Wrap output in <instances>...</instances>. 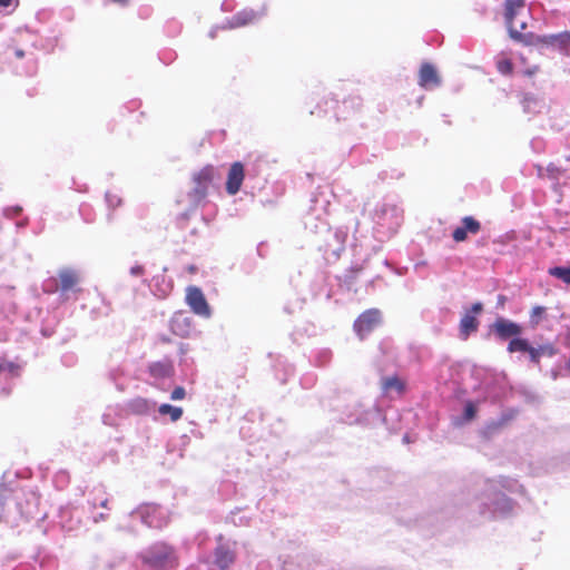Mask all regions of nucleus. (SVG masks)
I'll use <instances>...</instances> for the list:
<instances>
[{"instance_id": "f257e3e1", "label": "nucleus", "mask_w": 570, "mask_h": 570, "mask_svg": "<svg viewBox=\"0 0 570 570\" xmlns=\"http://www.w3.org/2000/svg\"><path fill=\"white\" fill-rule=\"evenodd\" d=\"M144 564L151 570H171L178 566V557L173 547L159 542L141 554Z\"/></svg>"}, {"instance_id": "f03ea898", "label": "nucleus", "mask_w": 570, "mask_h": 570, "mask_svg": "<svg viewBox=\"0 0 570 570\" xmlns=\"http://www.w3.org/2000/svg\"><path fill=\"white\" fill-rule=\"evenodd\" d=\"M525 7L524 0H505L504 1V19L505 24L509 30L510 37L521 42L525 46H531L534 43V36L531 32L523 33L522 30L527 28V22L522 21L519 24V28L517 27L514 19L518 16V13L523 10Z\"/></svg>"}, {"instance_id": "7ed1b4c3", "label": "nucleus", "mask_w": 570, "mask_h": 570, "mask_svg": "<svg viewBox=\"0 0 570 570\" xmlns=\"http://www.w3.org/2000/svg\"><path fill=\"white\" fill-rule=\"evenodd\" d=\"M347 104H350V108L355 111L360 108V101L355 99L344 100L340 104L338 100L332 97L322 98L316 104V111L311 110V115L316 114L321 118H326L330 112L333 114V118L335 122H340L341 120H346L350 116V112L346 111Z\"/></svg>"}, {"instance_id": "20e7f679", "label": "nucleus", "mask_w": 570, "mask_h": 570, "mask_svg": "<svg viewBox=\"0 0 570 570\" xmlns=\"http://www.w3.org/2000/svg\"><path fill=\"white\" fill-rule=\"evenodd\" d=\"M381 323L382 312L379 308H368L354 321L353 330L361 340H364Z\"/></svg>"}, {"instance_id": "39448f33", "label": "nucleus", "mask_w": 570, "mask_h": 570, "mask_svg": "<svg viewBox=\"0 0 570 570\" xmlns=\"http://www.w3.org/2000/svg\"><path fill=\"white\" fill-rule=\"evenodd\" d=\"M215 175L216 169L213 165H207L194 174L193 180L195 183V187L193 195L195 199L200 200L206 197L208 187L213 183Z\"/></svg>"}, {"instance_id": "423d86ee", "label": "nucleus", "mask_w": 570, "mask_h": 570, "mask_svg": "<svg viewBox=\"0 0 570 570\" xmlns=\"http://www.w3.org/2000/svg\"><path fill=\"white\" fill-rule=\"evenodd\" d=\"M186 303L195 313L202 317H209L212 314L210 307L202 289L197 286H188L186 289Z\"/></svg>"}, {"instance_id": "0eeeda50", "label": "nucleus", "mask_w": 570, "mask_h": 570, "mask_svg": "<svg viewBox=\"0 0 570 570\" xmlns=\"http://www.w3.org/2000/svg\"><path fill=\"white\" fill-rule=\"evenodd\" d=\"M483 309V305L480 302H476L472 305L471 309L468 311L460 321V337L462 340H466L472 333L476 332L479 328V321L476 315L480 314Z\"/></svg>"}, {"instance_id": "6e6552de", "label": "nucleus", "mask_w": 570, "mask_h": 570, "mask_svg": "<svg viewBox=\"0 0 570 570\" xmlns=\"http://www.w3.org/2000/svg\"><path fill=\"white\" fill-rule=\"evenodd\" d=\"M245 178V168L240 161H235L230 165L227 179L226 193L230 196L236 195L243 185Z\"/></svg>"}, {"instance_id": "1a4fd4ad", "label": "nucleus", "mask_w": 570, "mask_h": 570, "mask_svg": "<svg viewBox=\"0 0 570 570\" xmlns=\"http://www.w3.org/2000/svg\"><path fill=\"white\" fill-rule=\"evenodd\" d=\"M461 223L462 226L456 227L452 233V237L456 243L466 240L469 233L475 235L481 230L480 222L472 216L463 217Z\"/></svg>"}, {"instance_id": "9d476101", "label": "nucleus", "mask_w": 570, "mask_h": 570, "mask_svg": "<svg viewBox=\"0 0 570 570\" xmlns=\"http://www.w3.org/2000/svg\"><path fill=\"white\" fill-rule=\"evenodd\" d=\"M441 78L432 63L424 62L419 70V85L424 89L439 87Z\"/></svg>"}, {"instance_id": "9b49d317", "label": "nucleus", "mask_w": 570, "mask_h": 570, "mask_svg": "<svg viewBox=\"0 0 570 570\" xmlns=\"http://www.w3.org/2000/svg\"><path fill=\"white\" fill-rule=\"evenodd\" d=\"M493 330L500 340L514 338L522 333V327L518 323L503 317L494 322Z\"/></svg>"}, {"instance_id": "f8f14e48", "label": "nucleus", "mask_w": 570, "mask_h": 570, "mask_svg": "<svg viewBox=\"0 0 570 570\" xmlns=\"http://www.w3.org/2000/svg\"><path fill=\"white\" fill-rule=\"evenodd\" d=\"M58 276L60 282L59 291L61 293L80 291L78 287L80 283V276L75 269L63 268L59 272Z\"/></svg>"}, {"instance_id": "ddd939ff", "label": "nucleus", "mask_w": 570, "mask_h": 570, "mask_svg": "<svg viewBox=\"0 0 570 570\" xmlns=\"http://www.w3.org/2000/svg\"><path fill=\"white\" fill-rule=\"evenodd\" d=\"M538 42L554 46L564 55L570 56V31L540 37Z\"/></svg>"}, {"instance_id": "4468645a", "label": "nucleus", "mask_w": 570, "mask_h": 570, "mask_svg": "<svg viewBox=\"0 0 570 570\" xmlns=\"http://www.w3.org/2000/svg\"><path fill=\"white\" fill-rule=\"evenodd\" d=\"M170 330L179 337H188L191 333V320L184 313H177L170 320Z\"/></svg>"}, {"instance_id": "2eb2a0df", "label": "nucleus", "mask_w": 570, "mask_h": 570, "mask_svg": "<svg viewBox=\"0 0 570 570\" xmlns=\"http://www.w3.org/2000/svg\"><path fill=\"white\" fill-rule=\"evenodd\" d=\"M556 353H557L556 347L552 344L548 343V344L540 345L539 347L530 346L528 354H529L530 361L533 362L534 364L539 365L540 358L542 356L551 357Z\"/></svg>"}, {"instance_id": "dca6fc26", "label": "nucleus", "mask_w": 570, "mask_h": 570, "mask_svg": "<svg viewBox=\"0 0 570 570\" xmlns=\"http://www.w3.org/2000/svg\"><path fill=\"white\" fill-rule=\"evenodd\" d=\"M234 553L224 547H219L215 551V562L222 570H227L234 562Z\"/></svg>"}, {"instance_id": "f3484780", "label": "nucleus", "mask_w": 570, "mask_h": 570, "mask_svg": "<svg viewBox=\"0 0 570 570\" xmlns=\"http://www.w3.org/2000/svg\"><path fill=\"white\" fill-rule=\"evenodd\" d=\"M259 14L256 13L254 10H243L240 12H237L233 17V26L235 27H244L246 24L253 23L258 19Z\"/></svg>"}, {"instance_id": "a211bd4d", "label": "nucleus", "mask_w": 570, "mask_h": 570, "mask_svg": "<svg viewBox=\"0 0 570 570\" xmlns=\"http://www.w3.org/2000/svg\"><path fill=\"white\" fill-rule=\"evenodd\" d=\"M382 389L384 392L395 390L400 395L405 391V383L397 376H389L382 380Z\"/></svg>"}, {"instance_id": "6ab92c4d", "label": "nucleus", "mask_w": 570, "mask_h": 570, "mask_svg": "<svg viewBox=\"0 0 570 570\" xmlns=\"http://www.w3.org/2000/svg\"><path fill=\"white\" fill-rule=\"evenodd\" d=\"M548 274L570 285V266H554L548 269Z\"/></svg>"}, {"instance_id": "aec40b11", "label": "nucleus", "mask_w": 570, "mask_h": 570, "mask_svg": "<svg viewBox=\"0 0 570 570\" xmlns=\"http://www.w3.org/2000/svg\"><path fill=\"white\" fill-rule=\"evenodd\" d=\"M158 412L161 415H169L173 422L178 421L183 416V409L170 404H161L158 407Z\"/></svg>"}, {"instance_id": "412c9836", "label": "nucleus", "mask_w": 570, "mask_h": 570, "mask_svg": "<svg viewBox=\"0 0 570 570\" xmlns=\"http://www.w3.org/2000/svg\"><path fill=\"white\" fill-rule=\"evenodd\" d=\"M497 70L501 75L510 76L513 72V63L512 60L509 57H505L504 55H501L497 59Z\"/></svg>"}, {"instance_id": "4be33fe9", "label": "nucleus", "mask_w": 570, "mask_h": 570, "mask_svg": "<svg viewBox=\"0 0 570 570\" xmlns=\"http://www.w3.org/2000/svg\"><path fill=\"white\" fill-rule=\"evenodd\" d=\"M530 344L525 338L514 337L508 344V351L510 353L514 352H525L529 353Z\"/></svg>"}, {"instance_id": "5701e85b", "label": "nucleus", "mask_w": 570, "mask_h": 570, "mask_svg": "<svg viewBox=\"0 0 570 570\" xmlns=\"http://www.w3.org/2000/svg\"><path fill=\"white\" fill-rule=\"evenodd\" d=\"M547 312L543 306H534L530 312V324L535 327L542 321Z\"/></svg>"}, {"instance_id": "b1692460", "label": "nucleus", "mask_w": 570, "mask_h": 570, "mask_svg": "<svg viewBox=\"0 0 570 570\" xmlns=\"http://www.w3.org/2000/svg\"><path fill=\"white\" fill-rule=\"evenodd\" d=\"M510 420H511V416H503L499 421L490 423L488 425V430L490 432H495V431L502 429L503 426H505Z\"/></svg>"}, {"instance_id": "393cba45", "label": "nucleus", "mask_w": 570, "mask_h": 570, "mask_svg": "<svg viewBox=\"0 0 570 570\" xmlns=\"http://www.w3.org/2000/svg\"><path fill=\"white\" fill-rule=\"evenodd\" d=\"M130 405L138 412H146L148 410V403L145 399H136Z\"/></svg>"}, {"instance_id": "a878e982", "label": "nucleus", "mask_w": 570, "mask_h": 570, "mask_svg": "<svg viewBox=\"0 0 570 570\" xmlns=\"http://www.w3.org/2000/svg\"><path fill=\"white\" fill-rule=\"evenodd\" d=\"M166 372L167 370L161 363H154L150 365V373L153 375H164Z\"/></svg>"}, {"instance_id": "bb28decb", "label": "nucleus", "mask_w": 570, "mask_h": 570, "mask_svg": "<svg viewBox=\"0 0 570 570\" xmlns=\"http://www.w3.org/2000/svg\"><path fill=\"white\" fill-rule=\"evenodd\" d=\"M186 395L185 389L183 386H177L173 390L170 399L176 400H183Z\"/></svg>"}, {"instance_id": "cd10ccee", "label": "nucleus", "mask_w": 570, "mask_h": 570, "mask_svg": "<svg viewBox=\"0 0 570 570\" xmlns=\"http://www.w3.org/2000/svg\"><path fill=\"white\" fill-rule=\"evenodd\" d=\"M476 410L472 403H468L465 406L464 415L468 420H472L475 416Z\"/></svg>"}, {"instance_id": "c85d7f7f", "label": "nucleus", "mask_w": 570, "mask_h": 570, "mask_svg": "<svg viewBox=\"0 0 570 570\" xmlns=\"http://www.w3.org/2000/svg\"><path fill=\"white\" fill-rule=\"evenodd\" d=\"M130 273H131V275H134V276H140V275H142V274H144V267H142V266H139V265L134 266V267H131Z\"/></svg>"}, {"instance_id": "c756f323", "label": "nucleus", "mask_w": 570, "mask_h": 570, "mask_svg": "<svg viewBox=\"0 0 570 570\" xmlns=\"http://www.w3.org/2000/svg\"><path fill=\"white\" fill-rule=\"evenodd\" d=\"M504 303H505V296H503V295H499V297H498V304H499L500 306H503V305H504Z\"/></svg>"}, {"instance_id": "7c9ffc66", "label": "nucleus", "mask_w": 570, "mask_h": 570, "mask_svg": "<svg viewBox=\"0 0 570 570\" xmlns=\"http://www.w3.org/2000/svg\"><path fill=\"white\" fill-rule=\"evenodd\" d=\"M12 0H0L1 7H9L11 4Z\"/></svg>"}, {"instance_id": "2f4dec72", "label": "nucleus", "mask_w": 570, "mask_h": 570, "mask_svg": "<svg viewBox=\"0 0 570 570\" xmlns=\"http://www.w3.org/2000/svg\"><path fill=\"white\" fill-rule=\"evenodd\" d=\"M107 503H108V500L107 499H104L101 502H100V505L102 508H107Z\"/></svg>"}, {"instance_id": "473e14b6", "label": "nucleus", "mask_w": 570, "mask_h": 570, "mask_svg": "<svg viewBox=\"0 0 570 570\" xmlns=\"http://www.w3.org/2000/svg\"><path fill=\"white\" fill-rule=\"evenodd\" d=\"M161 341H163V342H166V343L170 342V340H169V338H166V337H163V338H161Z\"/></svg>"}, {"instance_id": "72a5a7b5", "label": "nucleus", "mask_w": 570, "mask_h": 570, "mask_svg": "<svg viewBox=\"0 0 570 570\" xmlns=\"http://www.w3.org/2000/svg\"><path fill=\"white\" fill-rule=\"evenodd\" d=\"M189 272H190V273H194V272H195V267H194V266H190V267H189Z\"/></svg>"}, {"instance_id": "f704fd0d", "label": "nucleus", "mask_w": 570, "mask_h": 570, "mask_svg": "<svg viewBox=\"0 0 570 570\" xmlns=\"http://www.w3.org/2000/svg\"><path fill=\"white\" fill-rule=\"evenodd\" d=\"M17 55H18L19 57H22V56H23L22 51H19Z\"/></svg>"}, {"instance_id": "c9c22d12", "label": "nucleus", "mask_w": 570, "mask_h": 570, "mask_svg": "<svg viewBox=\"0 0 570 570\" xmlns=\"http://www.w3.org/2000/svg\"><path fill=\"white\" fill-rule=\"evenodd\" d=\"M0 371H2V365H0Z\"/></svg>"}]
</instances>
